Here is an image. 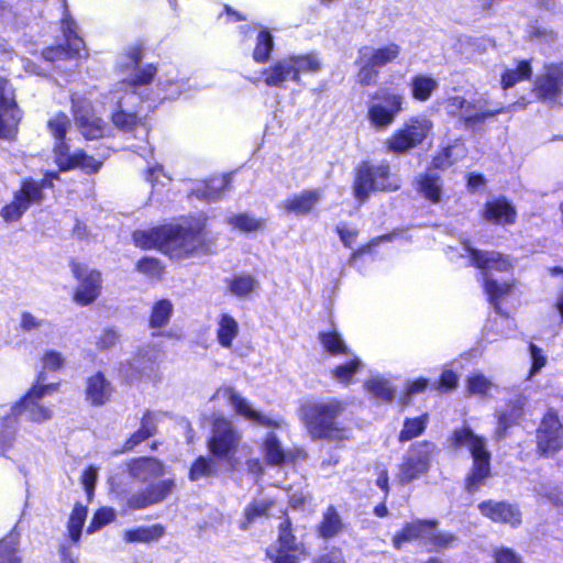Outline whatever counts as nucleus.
Listing matches in <instances>:
<instances>
[{"label": "nucleus", "mask_w": 563, "mask_h": 563, "mask_svg": "<svg viewBox=\"0 0 563 563\" xmlns=\"http://www.w3.org/2000/svg\"><path fill=\"white\" fill-rule=\"evenodd\" d=\"M128 62L122 66L126 69L132 68L130 77L124 78L122 85L126 88H132L130 92L125 95L118 102V110L113 112L111 120L117 129L124 134L132 135L135 139L146 140L148 136V126L144 119L137 115L135 111L130 109V104L133 103L137 95V91L143 86L148 85L156 74V68L153 65H148L145 68H139V64L142 58V51L140 47H132L128 54Z\"/></svg>", "instance_id": "nucleus-1"}, {"label": "nucleus", "mask_w": 563, "mask_h": 563, "mask_svg": "<svg viewBox=\"0 0 563 563\" xmlns=\"http://www.w3.org/2000/svg\"><path fill=\"white\" fill-rule=\"evenodd\" d=\"M345 404L336 399L307 401L299 411L300 420L314 441L324 440L336 445L352 439V430L339 421Z\"/></svg>", "instance_id": "nucleus-2"}, {"label": "nucleus", "mask_w": 563, "mask_h": 563, "mask_svg": "<svg viewBox=\"0 0 563 563\" xmlns=\"http://www.w3.org/2000/svg\"><path fill=\"white\" fill-rule=\"evenodd\" d=\"M452 446L457 450L466 448L473 457V467L465 481V489L477 492L490 476V453L485 439L475 434L468 427L455 429L451 437Z\"/></svg>", "instance_id": "nucleus-3"}, {"label": "nucleus", "mask_w": 563, "mask_h": 563, "mask_svg": "<svg viewBox=\"0 0 563 563\" xmlns=\"http://www.w3.org/2000/svg\"><path fill=\"white\" fill-rule=\"evenodd\" d=\"M48 130L56 139L54 147L55 162L62 170L79 167L87 174L97 173L101 166V162L87 155L84 151L78 150L70 153L69 146L64 141V136L70 126L68 117L64 113H57L48 123Z\"/></svg>", "instance_id": "nucleus-4"}, {"label": "nucleus", "mask_w": 563, "mask_h": 563, "mask_svg": "<svg viewBox=\"0 0 563 563\" xmlns=\"http://www.w3.org/2000/svg\"><path fill=\"white\" fill-rule=\"evenodd\" d=\"M399 187V183L390 178V167L387 163L374 165L362 162L355 169L353 194L361 203L365 202L373 191H395Z\"/></svg>", "instance_id": "nucleus-5"}, {"label": "nucleus", "mask_w": 563, "mask_h": 563, "mask_svg": "<svg viewBox=\"0 0 563 563\" xmlns=\"http://www.w3.org/2000/svg\"><path fill=\"white\" fill-rule=\"evenodd\" d=\"M43 382L44 375L40 374L36 384L12 407L13 417L37 423L52 419L53 411L41 405L40 400L53 389V385H44Z\"/></svg>", "instance_id": "nucleus-6"}, {"label": "nucleus", "mask_w": 563, "mask_h": 563, "mask_svg": "<svg viewBox=\"0 0 563 563\" xmlns=\"http://www.w3.org/2000/svg\"><path fill=\"white\" fill-rule=\"evenodd\" d=\"M434 444L429 441H421L412 444L405 454L396 475L400 484H409L427 473L430 468L431 455Z\"/></svg>", "instance_id": "nucleus-7"}, {"label": "nucleus", "mask_w": 563, "mask_h": 563, "mask_svg": "<svg viewBox=\"0 0 563 563\" xmlns=\"http://www.w3.org/2000/svg\"><path fill=\"white\" fill-rule=\"evenodd\" d=\"M22 118L23 111L16 102L15 89L8 79L0 77V139H15Z\"/></svg>", "instance_id": "nucleus-8"}, {"label": "nucleus", "mask_w": 563, "mask_h": 563, "mask_svg": "<svg viewBox=\"0 0 563 563\" xmlns=\"http://www.w3.org/2000/svg\"><path fill=\"white\" fill-rule=\"evenodd\" d=\"M168 234L163 252L172 257H183L202 246L205 235L201 227L185 229L179 225H165Z\"/></svg>", "instance_id": "nucleus-9"}, {"label": "nucleus", "mask_w": 563, "mask_h": 563, "mask_svg": "<svg viewBox=\"0 0 563 563\" xmlns=\"http://www.w3.org/2000/svg\"><path fill=\"white\" fill-rule=\"evenodd\" d=\"M426 118H412L387 140V147L394 153H406L420 144L431 130Z\"/></svg>", "instance_id": "nucleus-10"}, {"label": "nucleus", "mask_w": 563, "mask_h": 563, "mask_svg": "<svg viewBox=\"0 0 563 563\" xmlns=\"http://www.w3.org/2000/svg\"><path fill=\"white\" fill-rule=\"evenodd\" d=\"M45 185L46 180L41 184L31 179L24 180L21 189L14 194L13 201L1 209L0 214L3 220L5 222L19 221L32 203L42 201V189Z\"/></svg>", "instance_id": "nucleus-11"}, {"label": "nucleus", "mask_w": 563, "mask_h": 563, "mask_svg": "<svg viewBox=\"0 0 563 563\" xmlns=\"http://www.w3.org/2000/svg\"><path fill=\"white\" fill-rule=\"evenodd\" d=\"M404 97L398 93L376 95L368 107V119L376 129H386L402 111Z\"/></svg>", "instance_id": "nucleus-12"}, {"label": "nucleus", "mask_w": 563, "mask_h": 563, "mask_svg": "<svg viewBox=\"0 0 563 563\" xmlns=\"http://www.w3.org/2000/svg\"><path fill=\"white\" fill-rule=\"evenodd\" d=\"M267 556L274 563H299L303 556L302 544L292 534L289 519L280 523L277 545L267 550Z\"/></svg>", "instance_id": "nucleus-13"}, {"label": "nucleus", "mask_w": 563, "mask_h": 563, "mask_svg": "<svg viewBox=\"0 0 563 563\" xmlns=\"http://www.w3.org/2000/svg\"><path fill=\"white\" fill-rule=\"evenodd\" d=\"M71 272L78 280V286L74 294V301L81 306L92 303L101 292V274L96 269L71 262Z\"/></svg>", "instance_id": "nucleus-14"}, {"label": "nucleus", "mask_w": 563, "mask_h": 563, "mask_svg": "<svg viewBox=\"0 0 563 563\" xmlns=\"http://www.w3.org/2000/svg\"><path fill=\"white\" fill-rule=\"evenodd\" d=\"M241 440L232 422L223 417L214 419L212 434L208 441L211 453L218 457H225L234 453Z\"/></svg>", "instance_id": "nucleus-15"}, {"label": "nucleus", "mask_w": 563, "mask_h": 563, "mask_svg": "<svg viewBox=\"0 0 563 563\" xmlns=\"http://www.w3.org/2000/svg\"><path fill=\"white\" fill-rule=\"evenodd\" d=\"M77 25L75 21L65 13L62 21V30L66 40V45H57L55 47H47L43 51L42 55L46 60L53 62L62 58H73L79 56L80 52L85 48V43L77 34Z\"/></svg>", "instance_id": "nucleus-16"}, {"label": "nucleus", "mask_w": 563, "mask_h": 563, "mask_svg": "<svg viewBox=\"0 0 563 563\" xmlns=\"http://www.w3.org/2000/svg\"><path fill=\"white\" fill-rule=\"evenodd\" d=\"M537 445L542 454L551 455L563 446V427L558 416L549 411L537 431Z\"/></svg>", "instance_id": "nucleus-17"}, {"label": "nucleus", "mask_w": 563, "mask_h": 563, "mask_svg": "<svg viewBox=\"0 0 563 563\" xmlns=\"http://www.w3.org/2000/svg\"><path fill=\"white\" fill-rule=\"evenodd\" d=\"M75 120L82 135L86 139H98L106 132V123L97 117L91 108V103L84 98H71Z\"/></svg>", "instance_id": "nucleus-18"}, {"label": "nucleus", "mask_w": 563, "mask_h": 563, "mask_svg": "<svg viewBox=\"0 0 563 563\" xmlns=\"http://www.w3.org/2000/svg\"><path fill=\"white\" fill-rule=\"evenodd\" d=\"M175 488L172 478L147 485L144 489L131 494L126 505L131 510H140L163 501Z\"/></svg>", "instance_id": "nucleus-19"}, {"label": "nucleus", "mask_w": 563, "mask_h": 563, "mask_svg": "<svg viewBox=\"0 0 563 563\" xmlns=\"http://www.w3.org/2000/svg\"><path fill=\"white\" fill-rule=\"evenodd\" d=\"M563 91V62L549 64L537 77L536 92L540 99L554 101Z\"/></svg>", "instance_id": "nucleus-20"}, {"label": "nucleus", "mask_w": 563, "mask_h": 563, "mask_svg": "<svg viewBox=\"0 0 563 563\" xmlns=\"http://www.w3.org/2000/svg\"><path fill=\"white\" fill-rule=\"evenodd\" d=\"M465 249L470 253L471 264L481 269L483 279L486 274L490 276L492 271L508 272L512 267L509 258L498 252L479 251L470 245Z\"/></svg>", "instance_id": "nucleus-21"}, {"label": "nucleus", "mask_w": 563, "mask_h": 563, "mask_svg": "<svg viewBox=\"0 0 563 563\" xmlns=\"http://www.w3.org/2000/svg\"><path fill=\"white\" fill-rule=\"evenodd\" d=\"M481 514L495 522L517 527L521 523V512L516 505L507 501L486 500L478 505Z\"/></svg>", "instance_id": "nucleus-22"}, {"label": "nucleus", "mask_w": 563, "mask_h": 563, "mask_svg": "<svg viewBox=\"0 0 563 563\" xmlns=\"http://www.w3.org/2000/svg\"><path fill=\"white\" fill-rule=\"evenodd\" d=\"M437 526V520H415L406 523L402 530L393 538V544L396 549H401L404 543L410 541L422 540L429 543L430 536Z\"/></svg>", "instance_id": "nucleus-23"}, {"label": "nucleus", "mask_w": 563, "mask_h": 563, "mask_svg": "<svg viewBox=\"0 0 563 563\" xmlns=\"http://www.w3.org/2000/svg\"><path fill=\"white\" fill-rule=\"evenodd\" d=\"M322 196L323 192L320 188L303 190L284 200L280 203V208L288 213L306 216L316 208L321 201Z\"/></svg>", "instance_id": "nucleus-24"}, {"label": "nucleus", "mask_w": 563, "mask_h": 563, "mask_svg": "<svg viewBox=\"0 0 563 563\" xmlns=\"http://www.w3.org/2000/svg\"><path fill=\"white\" fill-rule=\"evenodd\" d=\"M129 476L136 482L145 483L164 475V465L153 457H140L125 464Z\"/></svg>", "instance_id": "nucleus-25"}, {"label": "nucleus", "mask_w": 563, "mask_h": 563, "mask_svg": "<svg viewBox=\"0 0 563 563\" xmlns=\"http://www.w3.org/2000/svg\"><path fill=\"white\" fill-rule=\"evenodd\" d=\"M466 104L471 106L468 109L464 107L462 120L466 128L484 122L487 118H492L504 112V107H496L490 109L489 102L486 97L482 96L473 100H466Z\"/></svg>", "instance_id": "nucleus-26"}, {"label": "nucleus", "mask_w": 563, "mask_h": 563, "mask_svg": "<svg viewBox=\"0 0 563 563\" xmlns=\"http://www.w3.org/2000/svg\"><path fill=\"white\" fill-rule=\"evenodd\" d=\"M217 395H222L227 398L239 415L244 416L252 422L267 427L274 424V421L269 417L253 409L246 399L241 397L232 387H224L223 389L218 390Z\"/></svg>", "instance_id": "nucleus-27"}, {"label": "nucleus", "mask_w": 563, "mask_h": 563, "mask_svg": "<svg viewBox=\"0 0 563 563\" xmlns=\"http://www.w3.org/2000/svg\"><path fill=\"white\" fill-rule=\"evenodd\" d=\"M526 405L527 398L522 395H517L508 402L504 410L498 411V424L496 428V437L498 440L505 437L507 429L511 424L517 423L523 417Z\"/></svg>", "instance_id": "nucleus-28"}, {"label": "nucleus", "mask_w": 563, "mask_h": 563, "mask_svg": "<svg viewBox=\"0 0 563 563\" xmlns=\"http://www.w3.org/2000/svg\"><path fill=\"white\" fill-rule=\"evenodd\" d=\"M86 400L92 406L104 405L111 397L112 387L102 373L88 377L86 383Z\"/></svg>", "instance_id": "nucleus-29"}, {"label": "nucleus", "mask_w": 563, "mask_h": 563, "mask_svg": "<svg viewBox=\"0 0 563 563\" xmlns=\"http://www.w3.org/2000/svg\"><path fill=\"white\" fill-rule=\"evenodd\" d=\"M400 54V46L395 43H390L384 47L374 48L372 46H362L358 49V55L363 56L365 60H368L377 70L379 68L394 62Z\"/></svg>", "instance_id": "nucleus-30"}, {"label": "nucleus", "mask_w": 563, "mask_h": 563, "mask_svg": "<svg viewBox=\"0 0 563 563\" xmlns=\"http://www.w3.org/2000/svg\"><path fill=\"white\" fill-rule=\"evenodd\" d=\"M264 81L269 87H282L286 81L296 82V71L289 57L282 58L263 71Z\"/></svg>", "instance_id": "nucleus-31"}, {"label": "nucleus", "mask_w": 563, "mask_h": 563, "mask_svg": "<svg viewBox=\"0 0 563 563\" xmlns=\"http://www.w3.org/2000/svg\"><path fill=\"white\" fill-rule=\"evenodd\" d=\"M485 219L496 224H512L516 210L506 199H495L486 203Z\"/></svg>", "instance_id": "nucleus-32"}, {"label": "nucleus", "mask_w": 563, "mask_h": 563, "mask_svg": "<svg viewBox=\"0 0 563 563\" xmlns=\"http://www.w3.org/2000/svg\"><path fill=\"white\" fill-rule=\"evenodd\" d=\"M273 507V499H253L244 509V519L240 522V528L244 531L249 530L255 521L268 517Z\"/></svg>", "instance_id": "nucleus-33"}, {"label": "nucleus", "mask_w": 563, "mask_h": 563, "mask_svg": "<svg viewBox=\"0 0 563 563\" xmlns=\"http://www.w3.org/2000/svg\"><path fill=\"white\" fill-rule=\"evenodd\" d=\"M167 234L168 230L163 225L150 230L135 231L133 233V240L136 246L142 249H158L163 252L164 241Z\"/></svg>", "instance_id": "nucleus-34"}, {"label": "nucleus", "mask_w": 563, "mask_h": 563, "mask_svg": "<svg viewBox=\"0 0 563 563\" xmlns=\"http://www.w3.org/2000/svg\"><path fill=\"white\" fill-rule=\"evenodd\" d=\"M484 289L496 313L504 316L498 300L511 291L512 284L509 282L499 283L486 274L484 279Z\"/></svg>", "instance_id": "nucleus-35"}, {"label": "nucleus", "mask_w": 563, "mask_h": 563, "mask_svg": "<svg viewBox=\"0 0 563 563\" xmlns=\"http://www.w3.org/2000/svg\"><path fill=\"white\" fill-rule=\"evenodd\" d=\"M174 306L168 299H161L156 301L150 314V328L154 330L165 328L172 318Z\"/></svg>", "instance_id": "nucleus-36"}, {"label": "nucleus", "mask_w": 563, "mask_h": 563, "mask_svg": "<svg viewBox=\"0 0 563 563\" xmlns=\"http://www.w3.org/2000/svg\"><path fill=\"white\" fill-rule=\"evenodd\" d=\"M260 288L258 280L250 274L234 275L229 282L230 291L240 298L249 297Z\"/></svg>", "instance_id": "nucleus-37"}, {"label": "nucleus", "mask_w": 563, "mask_h": 563, "mask_svg": "<svg viewBox=\"0 0 563 563\" xmlns=\"http://www.w3.org/2000/svg\"><path fill=\"white\" fill-rule=\"evenodd\" d=\"M156 433V421L151 412H146L141 422L140 429L134 432L124 443L123 450L129 451Z\"/></svg>", "instance_id": "nucleus-38"}, {"label": "nucleus", "mask_w": 563, "mask_h": 563, "mask_svg": "<svg viewBox=\"0 0 563 563\" xmlns=\"http://www.w3.org/2000/svg\"><path fill=\"white\" fill-rule=\"evenodd\" d=\"M239 334V324L236 320L228 314L223 313L221 314L219 321H218V330H217V336L219 343L223 347H231L233 340Z\"/></svg>", "instance_id": "nucleus-39"}, {"label": "nucleus", "mask_w": 563, "mask_h": 563, "mask_svg": "<svg viewBox=\"0 0 563 563\" xmlns=\"http://www.w3.org/2000/svg\"><path fill=\"white\" fill-rule=\"evenodd\" d=\"M412 97L419 101L428 100L439 87L437 79L429 75H417L411 79Z\"/></svg>", "instance_id": "nucleus-40"}, {"label": "nucleus", "mask_w": 563, "mask_h": 563, "mask_svg": "<svg viewBox=\"0 0 563 563\" xmlns=\"http://www.w3.org/2000/svg\"><path fill=\"white\" fill-rule=\"evenodd\" d=\"M292 68L296 71V82L300 81V74L302 73H317L321 69V63L318 56L313 53L289 55Z\"/></svg>", "instance_id": "nucleus-41"}, {"label": "nucleus", "mask_w": 563, "mask_h": 563, "mask_svg": "<svg viewBox=\"0 0 563 563\" xmlns=\"http://www.w3.org/2000/svg\"><path fill=\"white\" fill-rule=\"evenodd\" d=\"M165 529L162 525H153L151 527H139L136 529L128 530L124 533V539L128 542H152L162 538Z\"/></svg>", "instance_id": "nucleus-42"}, {"label": "nucleus", "mask_w": 563, "mask_h": 563, "mask_svg": "<svg viewBox=\"0 0 563 563\" xmlns=\"http://www.w3.org/2000/svg\"><path fill=\"white\" fill-rule=\"evenodd\" d=\"M341 517L333 506L328 507L319 526V533L324 539L335 537L342 530Z\"/></svg>", "instance_id": "nucleus-43"}, {"label": "nucleus", "mask_w": 563, "mask_h": 563, "mask_svg": "<svg viewBox=\"0 0 563 563\" xmlns=\"http://www.w3.org/2000/svg\"><path fill=\"white\" fill-rule=\"evenodd\" d=\"M419 191L431 202H439L441 198L440 177L434 173H427L420 177Z\"/></svg>", "instance_id": "nucleus-44"}, {"label": "nucleus", "mask_w": 563, "mask_h": 563, "mask_svg": "<svg viewBox=\"0 0 563 563\" xmlns=\"http://www.w3.org/2000/svg\"><path fill=\"white\" fill-rule=\"evenodd\" d=\"M264 455L269 465L278 466L285 462L286 454L274 433H269L264 442Z\"/></svg>", "instance_id": "nucleus-45"}, {"label": "nucleus", "mask_w": 563, "mask_h": 563, "mask_svg": "<svg viewBox=\"0 0 563 563\" xmlns=\"http://www.w3.org/2000/svg\"><path fill=\"white\" fill-rule=\"evenodd\" d=\"M427 422V415L413 419H407L404 423L402 430L400 431L399 441L406 442L420 435L424 431Z\"/></svg>", "instance_id": "nucleus-46"}, {"label": "nucleus", "mask_w": 563, "mask_h": 563, "mask_svg": "<svg viewBox=\"0 0 563 563\" xmlns=\"http://www.w3.org/2000/svg\"><path fill=\"white\" fill-rule=\"evenodd\" d=\"M365 386L374 397L380 400L389 401L394 398L395 390L389 382L384 378L374 377L367 380Z\"/></svg>", "instance_id": "nucleus-47"}, {"label": "nucleus", "mask_w": 563, "mask_h": 563, "mask_svg": "<svg viewBox=\"0 0 563 563\" xmlns=\"http://www.w3.org/2000/svg\"><path fill=\"white\" fill-rule=\"evenodd\" d=\"M87 517V509L80 505H75L71 515L68 520V532L69 537L74 542H77L80 538L82 526Z\"/></svg>", "instance_id": "nucleus-48"}, {"label": "nucleus", "mask_w": 563, "mask_h": 563, "mask_svg": "<svg viewBox=\"0 0 563 563\" xmlns=\"http://www.w3.org/2000/svg\"><path fill=\"white\" fill-rule=\"evenodd\" d=\"M531 76V66L528 62L522 60L515 69H508L501 77L504 89L512 87L517 81L527 79Z\"/></svg>", "instance_id": "nucleus-49"}, {"label": "nucleus", "mask_w": 563, "mask_h": 563, "mask_svg": "<svg viewBox=\"0 0 563 563\" xmlns=\"http://www.w3.org/2000/svg\"><path fill=\"white\" fill-rule=\"evenodd\" d=\"M274 47L273 36L268 31H261L257 35V43L253 52V58L257 63H264L269 58Z\"/></svg>", "instance_id": "nucleus-50"}, {"label": "nucleus", "mask_w": 563, "mask_h": 563, "mask_svg": "<svg viewBox=\"0 0 563 563\" xmlns=\"http://www.w3.org/2000/svg\"><path fill=\"white\" fill-rule=\"evenodd\" d=\"M154 357L148 355L147 352H139L130 362L129 366L132 369L131 376L150 375L153 372Z\"/></svg>", "instance_id": "nucleus-51"}, {"label": "nucleus", "mask_w": 563, "mask_h": 563, "mask_svg": "<svg viewBox=\"0 0 563 563\" xmlns=\"http://www.w3.org/2000/svg\"><path fill=\"white\" fill-rule=\"evenodd\" d=\"M228 223L235 229L244 232H252L262 228V221L251 217L247 213L234 214L228 217Z\"/></svg>", "instance_id": "nucleus-52"}, {"label": "nucleus", "mask_w": 563, "mask_h": 563, "mask_svg": "<svg viewBox=\"0 0 563 563\" xmlns=\"http://www.w3.org/2000/svg\"><path fill=\"white\" fill-rule=\"evenodd\" d=\"M228 184L229 179L225 176L212 178L202 190H199L200 196L207 200L214 201L221 197Z\"/></svg>", "instance_id": "nucleus-53"}, {"label": "nucleus", "mask_w": 563, "mask_h": 563, "mask_svg": "<svg viewBox=\"0 0 563 563\" xmlns=\"http://www.w3.org/2000/svg\"><path fill=\"white\" fill-rule=\"evenodd\" d=\"M320 341L323 347L331 354H345L346 345L342 338L336 332H322L320 333Z\"/></svg>", "instance_id": "nucleus-54"}, {"label": "nucleus", "mask_w": 563, "mask_h": 563, "mask_svg": "<svg viewBox=\"0 0 563 563\" xmlns=\"http://www.w3.org/2000/svg\"><path fill=\"white\" fill-rule=\"evenodd\" d=\"M356 63L361 66L357 74L358 82L363 86L375 84L378 70L373 65H371L368 60H365L363 56L358 55Z\"/></svg>", "instance_id": "nucleus-55"}, {"label": "nucleus", "mask_w": 563, "mask_h": 563, "mask_svg": "<svg viewBox=\"0 0 563 563\" xmlns=\"http://www.w3.org/2000/svg\"><path fill=\"white\" fill-rule=\"evenodd\" d=\"M115 512L111 508H101L99 509L89 526L87 527V533L91 534L95 533L97 530H99L101 527H103L107 523H110L114 520Z\"/></svg>", "instance_id": "nucleus-56"}, {"label": "nucleus", "mask_w": 563, "mask_h": 563, "mask_svg": "<svg viewBox=\"0 0 563 563\" xmlns=\"http://www.w3.org/2000/svg\"><path fill=\"white\" fill-rule=\"evenodd\" d=\"M492 385V382L482 374H476L467 379V390L473 395H486Z\"/></svg>", "instance_id": "nucleus-57"}, {"label": "nucleus", "mask_w": 563, "mask_h": 563, "mask_svg": "<svg viewBox=\"0 0 563 563\" xmlns=\"http://www.w3.org/2000/svg\"><path fill=\"white\" fill-rule=\"evenodd\" d=\"M360 366L361 361L355 358L346 364L338 366L333 371V375L339 382L347 384L351 382L353 375L357 372Z\"/></svg>", "instance_id": "nucleus-58"}, {"label": "nucleus", "mask_w": 563, "mask_h": 563, "mask_svg": "<svg viewBox=\"0 0 563 563\" xmlns=\"http://www.w3.org/2000/svg\"><path fill=\"white\" fill-rule=\"evenodd\" d=\"M213 473L212 465L210 462L205 459L203 456H200L196 460V462L192 464L190 472H189V478L191 481H198L202 477H207Z\"/></svg>", "instance_id": "nucleus-59"}, {"label": "nucleus", "mask_w": 563, "mask_h": 563, "mask_svg": "<svg viewBox=\"0 0 563 563\" xmlns=\"http://www.w3.org/2000/svg\"><path fill=\"white\" fill-rule=\"evenodd\" d=\"M0 563H21L16 555V542L12 539L0 542Z\"/></svg>", "instance_id": "nucleus-60"}, {"label": "nucleus", "mask_w": 563, "mask_h": 563, "mask_svg": "<svg viewBox=\"0 0 563 563\" xmlns=\"http://www.w3.org/2000/svg\"><path fill=\"white\" fill-rule=\"evenodd\" d=\"M457 541V537L450 532H435L430 536L429 543L438 549H448L454 545Z\"/></svg>", "instance_id": "nucleus-61"}, {"label": "nucleus", "mask_w": 563, "mask_h": 563, "mask_svg": "<svg viewBox=\"0 0 563 563\" xmlns=\"http://www.w3.org/2000/svg\"><path fill=\"white\" fill-rule=\"evenodd\" d=\"M529 350L532 360V366L529 376H533L547 364V357L543 355L541 349H539L533 343H530Z\"/></svg>", "instance_id": "nucleus-62"}, {"label": "nucleus", "mask_w": 563, "mask_h": 563, "mask_svg": "<svg viewBox=\"0 0 563 563\" xmlns=\"http://www.w3.org/2000/svg\"><path fill=\"white\" fill-rule=\"evenodd\" d=\"M48 324V322L44 319H40L33 316L30 312H23L21 316V329L24 331H33L42 328L43 325Z\"/></svg>", "instance_id": "nucleus-63"}, {"label": "nucleus", "mask_w": 563, "mask_h": 563, "mask_svg": "<svg viewBox=\"0 0 563 563\" xmlns=\"http://www.w3.org/2000/svg\"><path fill=\"white\" fill-rule=\"evenodd\" d=\"M43 365L46 369L56 371L64 365V357L59 352L56 351H47L43 358Z\"/></svg>", "instance_id": "nucleus-64"}]
</instances>
